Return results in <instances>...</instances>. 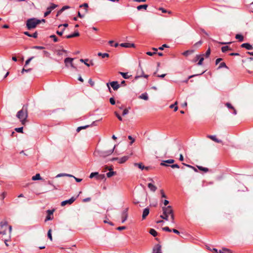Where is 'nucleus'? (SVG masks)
<instances>
[{
  "instance_id": "obj_10",
  "label": "nucleus",
  "mask_w": 253,
  "mask_h": 253,
  "mask_svg": "<svg viewBox=\"0 0 253 253\" xmlns=\"http://www.w3.org/2000/svg\"><path fill=\"white\" fill-rule=\"evenodd\" d=\"M128 208L125 209L122 213V222L124 223L127 219L128 217Z\"/></svg>"
},
{
  "instance_id": "obj_40",
  "label": "nucleus",
  "mask_w": 253,
  "mask_h": 253,
  "mask_svg": "<svg viewBox=\"0 0 253 253\" xmlns=\"http://www.w3.org/2000/svg\"><path fill=\"white\" fill-rule=\"evenodd\" d=\"M211 54V49L210 48H209L208 50H207L205 54H203L204 56H205L206 58H208L209 57L210 55Z\"/></svg>"
},
{
  "instance_id": "obj_55",
  "label": "nucleus",
  "mask_w": 253,
  "mask_h": 253,
  "mask_svg": "<svg viewBox=\"0 0 253 253\" xmlns=\"http://www.w3.org/2000/svg\"><path fill=\"white\" fill-rule=\"evenodd\" d=\"M128 138L131 140V142H130V144H132L135 141V139L132 138V137L131 135H129L128 136Z\"/></svg>"
},
{
  "instance_id": "obj_43",
  "label": "nucleus",
  "mask_w": 253,
  "mask_h": 253,
  "mask_svg": "<svg viewBox=\"0 0 253 253\" xmlns=\"http://www.w3.org/2000/svg\"><path fill=\"white\" fill-rule=\"evenodd\" d=\"M203 43V42L200 40L199 41H198V42H197L196 43H195L193 46L195 47H198L199 46H200Z\"/></svg>"
},
{
  "instance_id": "obj_29",
  "label": "nucleus",
  "mask_w": 253,
  "mask_h": 253,
  "mask_svg": "<svg viewBox=\"0 0 253 253\" xmlns=\"http://www.w3.org/2000/svg\"><path fill=\"white\" fill-rule=\"evenodd\" d=\"M112 169H109L110 171L106 173L107 176L108 177H111V176L114 175L116 173L115 171L111 170Z\"/></svg>"
},
{
  "instance_id": "obj_46",
  "label": "nucleus",
  "mask_w": 253,
  "mask_h": 253,
  "mask_svg": "<svg viewBox=\"0 0 253 253\" xmlns=\"http://www.w3.org/2000/svg\"><path fill=\"white\" fill-rule=\"evenodd\" d=\"M32 48L36 49H43L45 48V47L44 46L36 45L33 46Z\"/></svg>"
},
{
  "instance_id": "obj_57",
  "label": "nucleus",
  "mask_w": 253,
  "mask_h": 253,
  "mask_svg": "<svg viewBox=\"0 0 253 253\" xmlns=\"http://www.w3.org/2000/svg\"><path fill=\"white\" fill-rule=\"evenodd\" d=\"M47 183H48V184L52 185L54 187V189H58L57 187H56L55 185H53V182L52 181H50V180L48 181Z\"/></svg>"
},
{
  "instance_id": "obj_1",
  "label": "nucleus",
  "mask_w": 253,
  "mask_h": 253,
  "mask_svg": "<svg viewBox=\"0 0 253 253\" xmlns=\"http://www.w3.org/2000/svg\"><path fill=\"white\" fill-rule=\"evenodd\" d=\"M16 117L19 119L22 124L24 125L28 118L27 106H23L22 109L17 112Z\"/></svg>"
},
{
  "instance_id": "obj_33",
  "label": "nucleus",
  "mask_w": 253,
  "mask_h": 253,
  "mask_svg": "<svg viewBox=\"0 0 253 253\" xmlns=\"http://www.w3.org/2000/svg\"><path fill=\"white\" fill-rule=\"evenodd\" d=\"M98 55L99 56H101L103 58H105V57H108L109 56V54L107 53H101V52H99L98 53Z\"/></svg>"
},
{
  "instance_id": "obj_42",
  "label": "nucleus",
  "mask_w": 253,
  "mask_h": 253,
  "mask_svg": "<svg viewBox=\"0 0 253 253\" xmlns=\"http://www.w3.org/2000/svg\"><path fill=\"white\" fill-rule=\"evenodd\" d=\"M49 38L52 39L54 42H57L58 41V38L54 35H52L50 36Z\"/></svg>"
},
{
  "instance_id": "obj_18",
  "label": "nucleus",
  "mask_w": 253,
  "mask_h": 253,
  "mask_svg": "<svg viewBox=\"0 0 253 253\" xmlns=\"http://www.w3.org/2000/svg\"><path fill=\"white\" fill-rule=\"evenodd\" d=\"M129 158V156H125L121 158H119V163L120 164H123L125 162H126Z\"/></svg>"
},
{
  "instance_id": "obj_61",
  "label": "nucleus",
  "mask_w": 253,
  "mask_h": 253,
  "mask_svg": "<svg viewBox=\"0 0 253 253\" xmlns=\"http://www.w3.org/2000/svg\"><path fill=\"white\" fill-rule=\"evenodd\" d=\"M70 8V6L66 5L62 7L61 9H60L61 11L62 12L64 11L65 10Z\"/></svg>"
},
{
  "instance_id": "obj_37",
  "label": "nucleus",
  "mask_w": 253,
  "mask_h": 253,
  "mask_svg": "<svg viewBox=\"0 0 253 253\" xmlns=\"http://www.w3.org/2000/svg\"><path fill=\"white\" fill-rule=\"evenodd\" d=\"M98 175V172H91L89 175V178H92L94 177H96V176H97Z\"/></svg>"
},
{
  "instance_id": "obj_31",
  "label": "nucleus",
  "mask_w": 253,
  "mask_h": 253,
  "mask_svg": "<svg viewBox=\"0 0 253 253\" xmlns=\"http://www.w3.org/2000/svg\"><path fill=\"white\" fill-rule=\"evenodd\" d=\"M235 38L238 40L239 42H242L244 40V37L240 34H237L235 36Z\"/></svg>"
},
{
  "instance_id": "obj_4",
  "label": "nucleus",
  "mask_w": 253,
  "mask_h": 253,
  "mask_svg": "<svg viewBox=\"0 0 253 253\" xmlns=\"http://www.w3.org/2000/svg\"><path fill=\"white\" fill-rule=\"evenodd\" d=\"M0 234H3V235L6 234V229L7 227H8L9 229V233H10L11 232L12 227L10 225L8 226L7 222L6 221H2L0 222Z\"/></svg>"
},
{
  "instance_id": "obj_3",
  "label": "nucleus",
  "mask_w": 253,
  "mask_h": 253,
  "mask_svg": "<svg viewBox=\"0 0 253 253\" xmlns=\"http://www.w3.org/2000/svg\"><path fill=\"white\" fill-rule=\"evenodd\" d=\"M163 214L160 215V217L166 220H168L169 215L173 213V211L170 206L164 207L162 208Z\"/></svg>"
},
{
  "instance_id": "obj_64",
  "label": "nucleus",
  "mask_w": 253,
  "mask_h": 253,
  "mask_svg": "<svg viewBox=\"0 0 253 253\" xmlns=\"http://www.w3.org/2000/svg\"><path fill=\"white\" fill-rule=\"evenodd\" d=\"M31 37L34 38H37L38 37V33L37 32H35L33 34L31 35Z\"/></svg>"
},
{
  "instance_id": "obj_14",
  "label": "nucleus",
  "mask_w": 253,
  "mask_h": 253,
  "mask_svg": "<svg viewBox=\"0 0 253 253\" xmlns=\"http://www.w3.org/2000/svg\"><path fill=\"white\" fill-rule=\"evenodd\" d=\"M241 46L243 48H245L247 50H252L253 49V46L249 43H244L241 44Z\"/></svg>"
},
{
  "instance_id": "obj_11",
  "label": "nucleus",
  "mask_w": 253,
  "mask_h": 253,
  "mask_svg": "<svg viewBox=\"0 0 253 253\" xmlns=\"http://www.w3.org/2000/svg\"><path fill=\"white\" fill-rule=\"evenodd\" d=\"M46 212L47 213V215L46 216V218L45 219V222L48 220H51L53 219V213L54 212V210H48Z\"/></svg>"
},
{
  "instance_id": "obj_36",
  "label": "nucleus",
  "mask_w": 253,
  "mask_h": 253,
  "mask_svg": "<svg viewBox=\"0 0 253 253\" xmlns=\"http://www.w3.org/2000/svg\"><path fill=\"white\" fill-rule=\"evenodd\" d=\"M176 105H177V102H175L174 104L170 105L169 107L170 108H174V111L175 112L178 109L177 106H176Z\"/></svg>"
},
{
  "instance_id": "obj_23",
  "label": "nucleus",
  "mask_w": 253,
  "mask_h": 253,
  "mask_svg": "<svg viewBox=\"0 0 253 253\" xmlns=\"http://www.w3.org/2000/svg\"><path fill=\"white\" fill-rule=\"evenodd\" d=\"M205 71H204V72H202L201 73H200V74H196V75H193L190 76H189V77H188V78L186 80H185V81H184L183 82V83H188V80H189L190 79H191V78H193V77H194L197 76L201 75H202L203 74H204V73H205Z\"/></svg>"
},
{
  "instance_id": "obj_5",
  "label": "nucleus",
  "mask_w": 253,
  "mask_h": 253,
  "mask_svg": "<svg viewBox=\"0 0 253 253\" xmlns=\"http://www.w3.org/2000/svg\"><path fill=\"white\" fill-rule=\"evenodd\" d=\"M116 146V145H115L113 149L109 150L95 151L94 152V154L97 153L99 157L105 158L107 156L111 155L113 153Z\"/></svg>"
},
{
  "instance_id": "obj_32",
  "label": "nucleus",
  "mask_w": 253,
  "mask_h": 253,
  "mask_svg": "<svg viewBox=\"0 0 253 253\" xmlns=\"http://www.w3.org/2000/svg\"><path fill=\"white\" fill-rule=\"evenodd\" d=\"M148 7L147 4H143V5H140L137 7V9L138 10H140L142 9H146V8Z\"/></svg>"
},
{
  "instance_id": "obj_34",
  "label": "nucleus",
  "mask_w": 253,
  "mask_h": 253,
  "mask_svg": "<svg viewBox=\"0 0 253 253\" xmlns=\"http://www.w3.org/2000/svg\"><path fill=\"white\" fill-rule=\"evenodd\" d=\"M105 178V176L104 174H99V173L97 176L96 177V179L97 180H103Z\"/></svg>"
},
{
  "instance_id": "obj_2",
  "label": "nucleus",
  "mask_w": 253,
  "mask_h": 253,
  "mask_svg": "<svg viewBox=\"0 0 253 253\" xmlns=\"http://www.w3.org/2000/svg\"><path fill=\"white\" fill-rule=\"evenodd\" d=\"M41 23V21L36 18L28 19L26 21V27L28 30L35 28L37 26Z\"/></svg>"
},
{
  "instance_id": "obj_13",
  "label": "nucleus",
  "mask_w": 253,
  "mask_h": 253,
  "mask_svg": "<svg viewBox=\"0 0 253 253\" xmlns=\"http://www.w3.org/2000/svg\"><path fill=\"white\" fill-rule=\"evenodd\" d=\"M110 84L114 90H117L120 87V85L117 81H113Z\"/></svg>"
},
{
  "instance_id": "obj_16",
  "label": "nucleus",
  "mask_w": 253,
  "mask_h": 253,
  "mask_svg": "<svg viewBox=\"0 0 253 253\" xmlns=\"http://www.w3.org/2000/svg\"><path fill=\"white\" fill-rule=\"evenodd\" d=\"M153 253H162L161 245L157 244L153 249Z\"/></svg>"
},
{
  "instance_id": "obj_24",
  "label": "nucleus",
  "mask_w": 253,
  "mask_h": 253,
  "mask_svg": "<svg viewBox=\"0 0 253 253\" xmlns=\"http://www.w3.org/2000/svg\"><path fill=\"white\" fill-rule=\"evenodd\" d=\"M194 52V50H188L185 51L184 52L182 53V55L185 56H188L189 55L193 53Z\"/></svg>"
},
{
  "instance_id": "obj_54",
  "label": "nucleus",
  "mask_w": 253,
  "mask_h": 253,
  "mask_svg": "<svg viewBox=\"0 0 253 253\" xmlns=\"http://www.w3.org/2000/svg\"><path fill=\"white\" fill-rule=\"evenodd\" d=\"M88 83L90 84L91 87H93L94 85V82L91 79H89L88 80Z\"/></svg>"
},
{
  "instance_id": "obj_51",
  "label": "nucleus",
  "mask_w": 253,
  "mask_h": 253,
  "mask_svg": "<svg viewBox=\"0 0 253 253\" xmlns=\"http://www.w3.org/2000/svg\"><path fill=\"white\" fill-rule=\"evenodd\" d=\"M32 68H29V69H25V68H23L22 70L21 73L23 74L24 72H30V71H32Z\"/></svg>"
},
{
  "instance_id": "obj_7",
  "label": "nucleus",
  "mask_w": 253,
  "mask_h": 253,
  "mask_svg": "<svg viewBox=\"0 0 253 253\" xmlns=\"http://www.w3.org/2000/svg\"><path fill=\"white\" fill-rule=\"evenodd\" d=\"M74 58L67 57L64 59V63L65 66L67 68L69 67V65L73 69H77L76 67L73 64V61Z\"/></svg>"
},
{
  "instance_id": "obj_47",
  "label": "nucleus",
  "mask_w": 253,
  "mask_h": 253,
  "mask_svg": "<svg viewBox=\"0 0 253 253\" xmlns=\"http://www.w3.org/2000/svg\"><path fill=\"white\" fill-rule=\"evenodd\" d=\"M34 58V57L32 56V57H31L30 58H29L28 59H27L26 62H25V66L28 65L29 63L30 62V61Z\"/></svg>"
},
{
  "instance_id": "obj_62",
  "label": "nucleus",
  "mask_w": 253,
  "mask_h": 253,
  "mask_svg": "<svg viewBox=\"0 0 253 253\" xmlns=\"http://www.w3.org/2000/svg\"><path fill=\"white\" fill-rule=\"evenodd\" d=\"M165 47H169V46L166 44H164L162 46L160 47L159 49L162 50L164 49Z\"/></svg>"
},
{
  "instance_id": "obj_17",
  "label": "nucleus",
  "mask_w": 253,
  "mask_h": 253,
  "mask_svg": "<svg viewBox=\"0 0 253 253\" xmlns=\"http://www.w3.org/2000/svg\"><path fill=\"white\" fill-rule=\"evenodd\" d=\"M149 209L148 208H146L144 209V210L143 211L142 216V219H145L146 216L149 214Z\"/></svg>"
},
{
  "instance_id": "obj_25",
  "label": "nucleus",
  "mask_w": 253,
  "mask_h": 253,
  "mask_svg": "<svg viewBox=\"0 0 253 253\" xmlns=\"http://www.w3.org/2000/svg\"><path fill=\"white\" fill-rule=\"evenodd\" d=\"M139 98L144 99L145 100H147L148 99V96L147 93H144L141 94L139 97Z\"/></svg>"
},
{
  "instance_id": "obj_49",
  "label": "nucleus",
  "mask_w": 253,
  "mask_h": 253,
  "mask_svg": "<svg viewBox=\"0 0 253 253\" xmlns=\"http://www.w3.org/2000/svg\"><path fill=\"white\" fill-rule=\"evenodd\" d=\"M162 230L163 231H167V232H171L172 231V230H171L169 227L168 226H166V227H163L162 228Z\"/></svg>"
},
{
  "instance_id": "obj_52",
  "label": "nucleus",
  "mask_w": 253,
  "mask_h": 253,
  "mask_svg": "<svg viewBox=\"0 0 253 253\" xmlns=\"http://www.w3.org/2000/svg\"><path fill=\"white\" fill-rule=\"evenodd\" d=\"M115 114L116 116L117 117V118L120 121H123V119H122V117L117 112H115Z\"/></svg>"
},
{
  "instance_id": "obj_15",
  "label": "nucleus",
  "mask_w": 253,
  "mask_h": 253,
  "mask_svg": "<svg viewBox=\"0 0 253 253\" xmlns=\"http://www.w3.org/2000/svg\"><path fill=\"white\" fill-rule=\"evenodd\" d=\"M207 137L209 138H210L212 140L217 142V143H222V140H220V139H217L216 137V136L215 135H209L207 136Z\"/></svg>"
},
{
  "instance_id": "obj_56",
  "label": "nucleus",
  "mask_w": 253,
  "mask_h": 253,
  "mask_svg": "<svg viewBox=\"0 0 253 253\" xmlns=\"http://www.w3.org/2000/svg\"><path fill=\"white\" fill-rule=\"evenodd\" d=\"M169 167H170L171 168H173V169H174V168L179 169V166L177 164H172L171 165H169Z\"/></svg>"
},
{
  "instance_id": "obj_6",
  "label": "nucleus",
  "mask_w": 253,
  "mask_h": 253,
  "mask_svg": "<svg viewBox=\"0 0 253 253\" xmlns=\"http://www.w3.org/2000/svg\"><path fill=\"white\" fill-rule=\"evenodd\" d=\"M137 74L138 75L135 76V79H137L141 77H144L145 78H147L148 77V75L144 74L142 68L141 66L140 63L139 64V69L137 70Z\"/></svg>"
},
{
  "instance_id": "obj_38",
  "label": "nucleus",
  "mask_w": 253,
  "mask_h": 253,
  "mask_svg": "<svg viewBox=\"0 0 253 253\" xmlns=\"http://www.w3.org/2000/svg\"><path fill=\"white\" fill-rule=\"evenodd\" d=\"M88 61V60L87 59H80V61L81 62H83V63H84V64L86 65L87 67H89L90 66V64H88L87 63V62Z\"/></svg>"
},
{
  "instance_id": "obj_44",
  "label": "nucleus",
  "mask_w": 253,
  "mask_h": 253,
  "mask_svg": "<svg viewBox=\"0 0 253 253\" xmlns=\"http://www.w3.org/2000/svg\"><path fill=\"white\" fill-rule=\"evenodd\" d=\"M23 127H16V128H15V130L16 132H19V133H22L23 132Z\"/></svg>"
},
{
  "instance_id": "obj_9",
  "label": "nucleus",
  "mask_w": 253,
  "mask_h": 253,
  "mask_svg": "<svg viewBox=\"0 0 253 253\" xmlns=\"http://www.w3.org/2000/svg\"><path fill=\"white\" fill-rule=\"evenodd\" d=\"M76 200V198L74 197H71L70 199L62 201L61 203V206H65V205L69 204H72Z\"/></svg>"
},
{
  "instance_id": "obj_58",
  "label": "nucleus",
  "mask_w": 253,
  "mask_h": 253,
  "mask_svg": "<svg viewBox=\"0 0 253 253\" xmlns=\"http://www.w3.org/2000/svg\"><path fill=\"white\" fill-rule=\"evenodd\" d=\"M65 30V28L63 29V30L61 31H57L56 34L58 35L59 36H62L63 34V32Z\"/></svg>"
},
{
  "instance_id": "obj_53",
  "label": "nucleus",
  "mask_w": 253,
  "mask_h": 253,
  "mask_svg": "<svg viewBox=\"0 0 253 253\" xmlns=\"http://www.w3.org/2000/svg\"><path fill=\"white\" fill-rule=\"evenodd\" d=\"M110 102L112 105H115V100L113 97H111L109 99Z\"/></svg>"
},
{
  "instance_id": "obj_41",
  "label": "nucleus",
  "mask_w": 253,
  "mask_h": 253,
  "mask_svg": "<svg viewBox=\"0 0 253 253\" xmlns=\"http://www.w3.org/2000/svg\"><path fill=\"white\" fill-rule=\"evenodd\" d=\"M47 237L50 239V241L52 240V237L51 235V229H49L47 232Z\"/></svg>"
},
{
  "instance_id": "obj_45",
  "label": "nucleus",
  "mask_w": 253,
  "mask_h": 253,
  "mask_svg": "<svg viewBox=\"0 0 253 253\" xmlns=\"http://www.w3.org/2000/svg\"><path fill=\"white\" fill-rule=\"evenodd\" d=\"M120 45L123 47H129V43L127 42H125V43H122L120 44Z\"/></svg>"
},
{
  "instance_id": "obj_59",
  "label": "nucleus",
  "mask_w": 253,
  "mask_h": 253,
  "mask_svg": "<svg viewBox=\"0 0 253 253\" xmlns=\"http://www.w3.org/2000/svg\"><path fill=\"white\" fill-rule=\"evenodd\" d=\"M170 215V219H171V223H174L175 222H174V214L173 213L172 214H171Z\"/></svg>"
},
{
  "instance_id": "obj_8",
  "label": "nucleus",
  "mask_w": 253,
  "mask_h": 253,
  "mask_svg": "<svg viewBox=\"0 0 253 253\" xmlns=\"http://www.w3.org/2000/svg\"><path fill=\"white\" fill-rule=\"evenodd\" d=\"M57 6L58 5L51 3V5L47 8L46 11L44 14V17L48 16L51 13V11Z\"/></svg>"
},
{
  "instance_id": "obj_28",
  "label": "nucleus",
  "mask_w": 253,
  "mask_h": 253,
  "mask_svg": "<svg viewBox=\"0 0 253 253\" xmlns=\"http://www.w3.org/2000/svg\"><path fill=\"white\" fill-rule=\"evenodd\" d=\"M197 167L198 168V169L199 170L203 171L205 172H207L209 171V169L207 168H204V167H203L202 166H197Z\"/></svg>"
},
{
  "instance_id": "obj_63",
  "label": "nucleus",
  "mask_w": 253,
  "mask_h": 253,
  "mask_svg": "<svg viewBox=\"0 0 253 253\" xmlns=\"http://www.w3.org/2000/svg\"><path fill=\"white\" fill-rule=\"evenodd\" d=\"M146 54L149 56H153V55L156 54V52L148 51L146 52Z\"/></svg>"
},
{
  "instance_id": "obj_48",
  "label": "nucleus",
  "mask_w": 253,
  "mask_h": 253,
  "mask_svg": "<svg viewBox=\"0 0 253 253\" xmlns=\"http://www.w3.org/2000/svg\"><path fill=\"white\" fill-rule=\"evenodd\" d=\"M225 106L229 109H234V107L230 103H226L225 104Z\"/></svg>"
},
{
  "instance_id": "obj_19",
  "label": "nucleus",
  "mask_w": 253,
  "mask_h": 253,
  "mask_svg": "<svg viewBox=\"0 0 253 253\" xmlns=\"http://www.w3.org/2000/svg\"><path fill=\"white\" fill-rule=\"evenodd\" d=\"M134 166H137L141 169H145L146 170L149 169L148 167H146L144 166L143 165H142V163H135Z\"/></svg>"
},
{
  "instance_id": "obj_27",
  "label": "nucleus",
  "mask_w": 253,
  "mask_h": 253,
  "mask_svg": "<svg viewBox=\"0 0 253 253\" xmlns=\"http://www.w3.org/2000/svg\"><path fill=\"white\" fill-rule=\"evenodd\" d=\"M149 233L154 237H156L158 235L157 232L154 229H150L149 230Z\"/></svg>"
},
{
  "instance_id": "obj_60",
  "label": "nucleus",
  "mask_w": 253,
  "mask_h": 253,
  "mask_svg": "<svg viewBox=\"0 0 253 253\" xmlns=\"http://www.w3.org/2000/svg\"><path fill=\"white\" fill-rule=\"evenodd\" d=\"M200 30L201 32L204 33L206 36H209L208 33L203 28H200Z\"/></svg>"
},
{
  "instance_id": "obj_26",
  "label": "nucleus",
  "mask_w": 253,
  "mask_h": 253,
  "mask_svg": "<svg viewBox=\"0 0 253 253\" xmlns=\"http://www.w3.org/2000/svg\"><path fill=\"white\" fill-rule=\"evenodd\" d=\"M33 180H38L42 179V177L39 173H37L35 176H33L32 178Z\"/></svg>"
},
{
  "instance_id": "obj_39",
  "label": "nucleus",
  "mask_w": 253,
  "mask_h": 253,
  "mask_svg": "<svg viewBox=\"0 0 253 253\" xmlns=\"http://www.w3.org/2000/svg\"><path fill=\"white\" fill-rule=\"evenodd\" d=\"M204 56H201V57L199 59V62L197 63L198 65H201L203 64V62L204 60Z\"/></svg>"
},
{
  "instance_id": "obj_21",
  "label": "nucleus",
  "mask_w": 253,
  "mask_h": 253,
  "mask_svg": "<svg viewBox=\"0 0 253 253\" xmlns=\"http://www.w3.org/2000/svg\"><path fill=\"white\" fill-rule=\"evenodd\" d=\"M148 187L153 192H155L157 190L156 186L151 183H148Z\"/></svg>"
},
{
  "instance_id": "obj_22",
  "label": "nucleus",
  "mask_w": 253,
  "mask_h": 253,
  "mask_svg": "<svg viewBox=\"0 0 253 253\" xmlns=\"http://www.w3.org/2000/svg\"><path fill=\"white\" fill-rule=\"evenodd\" d=\"M232 49L229 47V46H222L221 47V51L222 52H226V51H227L228 50H232Z\"/></svg>"
},
{
  "instance_id": "obj_35",
  "label": "nucleus",
  "mask_w": 253,
  "mask_h": 253,
  "mask_svg": "<svg viewBox=\"0 0 253 253\" xmlns=\"http://www.w3.org/2000/svg\"><path fill=\"white\" fill-rule=\"evenodd\" d=\"M222 68H225L226 69H228V67L226 66L225 62H221L219 64V66H218V69H221Z\"/></svg>"
},
{
  "instance_id": "obj_50",
  "label": "nucleus",
  "mask_w": 253,
  "mask_h": 253,
  "mask_svg": "<svg viewBox=\"0 0 253 253\" xmlns=\"http://www.w3.org/2000/svg\"><path fill=\"white\" fill-rule=\"evenodd\" d=\"M201 56H204V55H197L193 61L194 62H197L199 60V59L201 57Z\"/></svg>"
},
{
  "instance_id": "obj_30",
  "label": "nucleus",
  "mask_w": 253,
  "mask_h": 253,
  "mask_svg": "<svg viewBox=\"0 0 253 253\" xmlns=\"http://www.w3.org/2000/svg\"><path fill=\"white\" fill-rule=\"evenodd\" d=\"M120 75L122 76V77L125 79H128L129 78L130 76L127 75V73H124L122 72H119V73Z\"/></svg>"
},
{
  "instance_id": "obj_20",
  "label": "nucleus",
  "mask_w": 253,
  "mask_h": 253,
  "mask_svg": "<svg viewBox=\"0 0 253 253\" xmlns=\"http://www.w3.org/2000/svg\"><path fill=\"white\" fill-rule=\"evenodd\" d=\"M220 253H232L231 250L226 248H222L221 250L219 251Z\"/></svg>"
},
{
  "instance_id": "obj_12",
  "label": "nucleus",
  "mask_w": 253,
  "mask_h": 253,
  "mask_svg": "<svg viewBox=\"0 0 253 253\" xmlns=\"http://www.w3.org/2000/svg\"><path fill=\"white\" fill-rule=\"evenodd\" d=\"M174 162V160L173 159H169V160L162 161L160 165H161V166H163L169 167V165L166 164V163L172 164Z\"/></svg>"
}]
</instances>
